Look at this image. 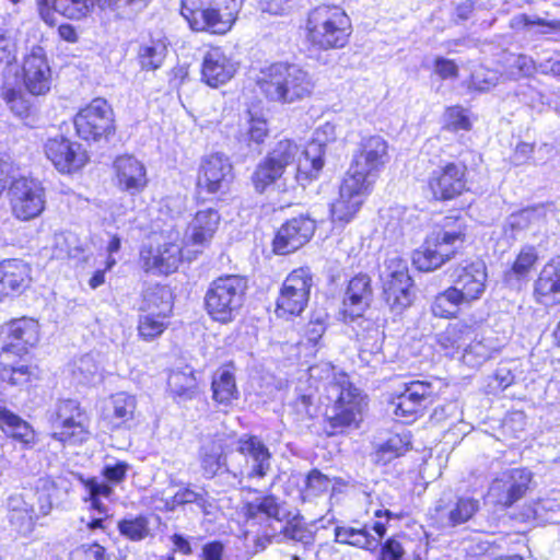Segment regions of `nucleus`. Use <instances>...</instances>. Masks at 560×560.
Masks as SVG:
<instances>
[{
	"instance_id": "63",
	"label": "nucleus",
	"mask_w": 560,
	"mask_h": 560,
	"mask_svg": "<svg viewBox=\"0 0 560 560\" xmlns=\"http://www.w3.org/2000/svg\"><path fill=\"white\" fill-rule=\"evenodd\" d=\"M405 550L396 538H389L382 547L378 560H401Z\"/></svg>"
},
{
	"instance_id": "14",
	"label": "nucleus",
	"mask_w": 560,
	"mask_h": 560,
	"mask_svg": "<svg viewBox=\"0 0 560 560\" xmlns=\"http://www.w3.org/2000/svg\"><path fill=\"white\" fill-rule=\"evenodd\" d=\"M77 133L82 139L97 141L114 133V113L104 98H94L74 117Z\"/></svg>"
},
{
	"instance_id": "24",
	"label": "nucleus",
	"mask_w": 560,
	"mask_h": 560,
	"mask_svg": "<svg viewBox=\"0 0 560 560\" xmlns=\"http://www.w3.org/2000/svg\"><path fill=\"white\" fill-rule=\"evenodd\" d=\"M45 154L60 173L67 174L80 170L88 161L82 145L62 136L47 140Z\"/></svg>"
},
{
	"instance_id": "37",
	"label": "nucleus",
	"mask_w": 560,
	"mask_h": 560,
	"mask_svg": "<svg viewBox=\"0 0 560 560\" xmlns=\"http://www.w3.org/2000/svg\"><path fill=\"white\" fill-rule=\"evenodd\" d=\"M547 210L545 207H534L523 209L512 213L505 222L504 231H511V237H515L517 232L537 226L540 228L546 221Z\"/></svg>"
},
{
	"instance_id": "47",
	"label": "nucleus",
	"mask_w": 560,
	"mask_h": 560,
	"mask_svg": "<svg viewBox=\"0 0 560 560\" xmlns=\"http://www.w3.org/2000/svg\"><path fill=\"white\" fill-rule=\"evenodd\" d=\"M100 370L95 357L86 353L73 362L72 375L78 383L90 384L100 380Z\"/></svg>"
},
{
	"instance_id": "49",
	"label": "nucleus",
	"mask_w": 560,
	"mask_h": 560,
	"mask_svg": "<svg viewBox=\"0 0 560 560\" xmlns=\"http://www.w3.org/2000/svg\"><path fill=\"white\" fill-rule=\"evenodd\" d=\"M1 377L11 385L24 386L38 377V369L31 365H15L10 357V365H2Z\"/></svg>"
},
{
	"instance_id": "28",
	"label": "nucleus",
	"mask_w": 560,
	"mask_h": 560,
	"mask_svg": "<svg viewBox=\"0 0 560 560\" xmlns=\"http://www.w3.org/2000/svg\"><path fill=\"white\" fill-rule=\"evenodd\" d=\"M140 257L147 271L168 275L175 271L182 261V245L167 242L158 247H144Z\"/></svg>"
},
{
	"instance_id": "31",
	"label": "nucleus",
	"mask_w": 560,
	"mask_h": 560,
	"mask_svg": "<svg viewBox=\"0 0 560 560\" xmlns=\"http://www.w3.org/2000/svg\"><path fill=\"white\" fill-rule=\"evenodd\" d=\"M221 215L213 208L198 210L186 230V238L196 246H207L217 233Z\"/></svg>"
},
{
	"instance_id": "57",
	"label": "nucleus",
	"mask_w": 560,
	"mask_h": 560,
	"mask_svg": "<svg viewBox=\"0 0 560 560\" xmlns=\"http://www.w3.org/2000/svg\"><path fill=\"white\" fill-rule=\"evenodd\" d=\"M534 25L546 27V30L542 31L544 34L560 31V20L547 21L540 18H530L526 14H520L513 18L512 20V26L515 28H518L521 26L528 27Z\"/></svg>"
},
{
	"instance_id": "15",
	"label": "nucleus",
	"mask_w": 560,
	"mask_h": 560,
	"mask_svg": "<svg viewBox=\"0 0 560 560\" xmlns=\"http://www.w3.org/2000/svg\"><path fill=\"white\" fill-rule=\"evenodd\" d=\"M8 194L12 213L21 221L32 220L45 209V189L38 180L18 178L11 184Z\"/></svg>"
},
{
	"instance_id": "13",
	"label": "nucleus",
	"mask_w": 560,
	"mask_h": 560,
	"mask_svg": "<svg viewBox=\"0 0 560 560\" xmlns=\"http://www.w3.org/2000/svg\"><path fill=\"white\" fill-rule=\"evenodd\" d=\"M233 180V165L225 154L211 153L202 158L197 174L199 194L222 198L230 191Z\"/></svg>"
},
{
	"instance_id": "25",
	"label": "nucleus",
	"mask_w": 560,
	"mask_h": 560,
	"mask_svg": "<svg viewBox=\"0 0 560 560\" xmlns=\"http://www.w3.org/2000/svg\"><path fill=\"white\" fill-rule=\"evenodd\" d=\"M236 450L246 462L245 471L241 469L237 476L262 479L268 475L271 469V453L259 438L244 435L237 441Z\"/></svg>"
},
{
	"instance_id": "10",
	"label": "nucleus",
	"mask_w": 560,
	"mask_h": 560,
	"mask_svg": "<svg viewBox=\"0 0 560 560\" xmlns=\"http://www.w3.org/2000/svg\"><path fill=\"white\" fill-rule=\"evenodd\" d=\"M51 438L62 444L81 445L91 436V419L80 402L60 399L50 412Z\"/></svg>"
},
{
	"instance_id": "29",
	"label": "nucleus",
	"mask_w": 560,
	"mask_h": 560,
	"mask_svg": "<svg viewBox=\"0 0 560 560\" xmlns=\"http://www.w3.org/2000/svg\"><path fill=\"white\" fill-rule=\"evenodd\" d=\"M236 69V62L221 48H211L203 57L201 79L209 86L217 88L229 82Z\"/></svg>"
},
{
	"instance_id": "6",
	"label": "nucleus",
	"mask_w": 560,
	"mask_h": 560,
	"mask_svg": "<svg viewBox=\"0 0 560 560\" xmlns=\"http://www.w3.org/2000/svg\"><path fill=\"white\" fill-rule=\"evenodd\" d=\"M244 0H182L180 13L196 32L228 33Z\"/></svg>"
},
{
	"instance_id": "41",
	"label": "nucleus",
	"mask_w": 560,
	"mask_h": 560,
	"mask_svg": "<svg viewBox=\"0 0 560 560\" xmlns=\"http://www.w3.org/2000/svg\"><path fill=\"white\" fill-rule=\"evenodd\" d=\"M462 305H467L466 301L452 285L434 298L431 312L435 317L450 318L457 315Z\"/></svg>"
},
{
	"instance_id": "20",
	"label": "nucleus",
	"mask_w": 560,
	"mask_h": 560,
	"mask_svg": "<svg viewBox=\"0 0 560 560\" xmlns=\"http://www.w3.org/2000/svg\"><path fill=\"white\" fill-rule=\"evenodd\" d=\"M433 394L431 383L411 382L402 393L392 400V412L397 420L406 423L411 422L428 404L432 402Z\"/></svg>"
},
{
	"instance_id": "45",
	"label": "nucleus",
	"mask_w": 560,
	"mask_h": 560,
	"mask_svg": "<svg viewBox=\"0 0 560 560\" xmlns=\"http://www.w3.org/2000/svg\"><path fill=\"white\" fill-rule=\"evenodd\" d=\"M117 528L121 536L131 541H141L150 534L149 520L144 515L124 517Z\"/></svg>"
},
{
	"instance_id": "33",
	"label": "nucleus",
	"mask_w": 560,
	"mask_h": 560,
	"mask_svg": "<svg viewBox=\"0 0 560 560\" xmlns=\"http://www.w3.org/2000/svg\"><path fill=\"white\" fill-rule=\"evenodd\" d=\"M476 331V324L466 320H458L450 324L445 330L436 337L438 343L445 351L446 355L454 357L463 353Z\"/></svg>"
},
{
	"instance_id": "26",
	"label": "nucleus",
	"mask_w": 560,
	"mask_h": 560,
	"mask_svg": "<svg viewBox=\"0 0 560 560\" xmlns=\"http://www.w3.org/2000/svg\"><path fill=\"white\" fill-rule=\"evenodd\" d=\"M117 187L131 196L141 194L148 186L149 178L145 165L136 156L119 155L114 161Z\"/></svg>"
},
{
	"instance_id": "7",
	"label": "nucleus",
	"mask_w": 560,
	"mask_h": 560,
	"mask_svg": "<svg viewBox=\"0 0 560 560\" xmlns=\"http://www.w3.org/2000/svg\"><path fill=\"white\" fill-rule=\"evenodd\" d=\"M350 19L339 5L323 4L308 13L306 40L315 49L327 50L343 47L350 33Z\"/></svg>"
},
{
	"instance_id": "59",
	"label": "nucleus",
	"mask_w": 560,
	"mask_h": 560,
	"mask_svg": "<svg viewBox=\"0 0 560 560\" xmlns=\"http://www.w3.org/2000/svg\"><path fill=\"white\" fill-rule=\"evenodd\" d=\"M74 236L71 234L59 233L54 236L51 247V257L56 259H65L72 255V243Z\"/></svg>"
},
{
	"instance_id": "58",
	"label": "nucleus",
	"mask_w": 560,
	"mask_h": 560,
	"mask_svg": "<svg viewBox=\"0 0 560 560\" xmlns=\"http://www.w3.org/2000/svg\"><path fill=\"white\" fill-rule=\"evenodd\" d=\"M369 413L368 396L358 389L352 388V428L359 427Z\"/></svg>"
},
{
	"instance_id": "36",
	"label": "nucleus",
	"mask_w": 560,
	"mask_h": 560,
	"mask_svg": "<svg viewBox=\"0 0 560 560\" xmlns=\"http://www.w3.org/2000/svg\"><path fill=\"white\" fill-rule=\"evenodd\" d=\"M173 310L172 295L167 288L162 285L148 287L143 292L141 313H155L162 316H170Z\"/></svg>"
},
{
	"instance_id": "8",
	"label": "nucleus",
	"mask_w": 560,
	"mask_h": 560,
	"mask_svg": "<svg viewBox=\"0 0 560 560\" xmlns=\"http://www.w3.org/2000/svg\"><path fill=\"white\" fill-rule=\"evenodd\" d=\"M247 284L240 276H224L213 280L205 295L208 315L214 322H233L244 303Z\"/></svg>"
},
{
	"instance_id": "60",
	"label": "nucleus",
	"mask_w": 560,
	"mask_h": 560,
	"mask_svg": "<svg viewBox=\"0 0 560 560\" xmlns=\"http://www.w3.org/2000/svg\"><path fill=\"white\" fill-rule=\"evenodd\" d=\"M128 469L129 465L125 462L108 463L104 465L102 475L108 482L118 485L125 480Z\"/></svg>"
},
{
	"instance_id": "27",
	"label": "nucleus",
	"mask_w": 560,
	"mask_h": 560,
	"mask_svg": "<svg viewBox=\"0 0 560 560\" xmlns=\"http://www.w3.org/2000/svg\"><path fill=\"white\" fill-rule=\"evenodd\" d=\"M23 82L32 95H44L50 90L51 70L42 47H34L23 63Z\"/></svg>"
},
{
	"instance_id": "9",
	"label": "nucleus",
	"mask_w": 560,
	"mask_h": 560,
	"mask_svg": "<svg viewBox=\"0 0 560 560\" xmlns=\"http://www.w3.org/2000/svg\"><path fill=\"white\" fill-rule=\"evenodd\" d=\"M372 300L371 279L365 273H359L352 278V322L358 317L357 326L361 331H357L359 342V359L369 364L374 357H377L382 348V332L378 326L369 318H363L360 313L354 314V306L359 311L369 307Z\"/></svg>"
},
{
	"instance_id": "51",
	"label": "nucleus",
	"mask_w": 560,
	"mask_h": 560,
	"mask_svg": "<svg viewBox=\"0 0 560 560\" xmlns=\"http://www.w3.org/2000/svg\"><path fill=\"white\" fill-rule=\"evenodd\" d=\"M95 3H97L96 0H52L54 9L72 20L86 16Z\"/></svg>"
},
{
	"instance_id": "42",
	"label": "nucleus",
	"mask_w": 560,
	"mask_h": 560,
	"mask_svg": "<svg viewBox=\"0 0 560 560\" xmlns=\"http://www.w3.org/2000/svg\"><path fill=\"white\" fill-rule=\"evenodd\" d=\"M279 505L276 499L271 495L257 499L250 502L246 506L247 522L252 523H265L276 521L279 522Z\"/></svg>"
},
{
	"instance_id": "52",
	"label": "nucleus",
	"mask_w": 560,
	"mask_h": 560,
	"mask_svg": "<svg viewBox=\"0 0 560 560\" xmlns=\"http://www.w3.org/2000/svg\"><path fill=\"white\" fill-rule=\"evenodd\" d=\"M331 219L335 224L345 226L350 221V185L345 180L339 189V197L330 207Z\"/></svg>"
},
{
	"instance_id": "62",
	"label": "nucleus",
	"mask_w": 560,
	"mask_h": 560,
	"mask_svg": "<svg viewBox=\"0 0 560 560\" xmlns=\"http://www.w3.org/2000/svg\"><path fill=\"white\" fill-rule=\"evenodd\" d=\"M472 85L476 90L488 91L492 86H495L499 80L498 73L494 71H477L471 77Z\"/></svg>"
},
{
	"instance_id": "48",
	"label": "nucleus",
	"mask_w": 560,
	"mask_h": 560,
	"mask_svg": "<svg viewBox=\"0 0 560 560\" xmlns=\"http://www.w3.org/2000/svg\"><path fill=\"white\" fill-rule=\"evenodd\" d=\"M329 487V478L318 469H313L304 479V487L300 490V497L304 502L312 501L326 493Z\"/></svg>"
},
{
	"instance_id": "12",
	"label": "nucleus",
	"mask_w": 560,
	"mask_h": 560,
	"mask_svg": "<svg viewBox=\"0 0 560 560\" xmlns=\"http://www.w3.org/2000/svg\"><path fill=\"white\" fill-rule=\"evenodd\" d=\"M312 285L310 269L298 268L291 271L284 279L277 299V315L284 318L300 315L308 303Z\"/></svg>"
},
{
	"instance_id": "17",
	"label": "nucleus",
	"mask_w": 560,
	"mask_h": 560,
	"mask_svg": "<svg viewBox=\"0 0 560 560\" xmlns=\"http://www.w3.org/2000/svg\"><path fill=\"white\" fill-rule=\"evenodd\" d=\"M480 503L471 497H456L451 494L441 497L430 511L433 524L439 528H448L462 525L479 511Z\"/></svg>"
},
{
	"instance_id": "4",
	"label": "nucleus",
	"mask_w": 560,
	"mask_h": 560,
	"mask_svg": "<svg viewBox=\"0 0 560 560\" xmlns=\"http://www.w3.org/2000/svg\"><path fill=\"white\" fill-rule=\"evenodd\" d=\"M465 238V223L448 215L428 235L424 244L412 254V264L420 271H433L451 260Z\"/></svg>"
},
{
	"instance_id": "46",
	"label": "nucleus",
	"mask_w": 560,
	"mask_h": 560,
	"mask_svg": "<svg viewBox=\"0 0 560 560\" xmlns=\"http://www.w3.org/2000/svg\"><path fill=\"white\" fill-rule=\"evenodd\" d=\"M168 317L155 313H140L138 322L139 336L147 341L161 336L167 327Z\"/></svg>"
},
{
	"instance_id": "21",
	"label": "nucleus",
	"mask_w": 560,
	"mask_h": 560,
	"mask_svg": "<svg viewBox=\"0 0 560 560\" xmlns=\"http://www.w3.org/2000/svg\"><path fill=\"white\" fill-rule=\"evenodd\" d=\"M316 230V223L308 215H300L285 221L273 238V252L288 255L310 242Z\"/></svg>"
},
{
	"instance_id": "32",
	"label": "nucleus",
	"mask_w": 560,
	"mask_h": 560,
	"mask_svg": "<svg viewBox=\"0 0 560 560\" xmlns=\"http://www.w3.org/2000/svg\"><path fill=\"white\" fill-rule=\"evenodd\" d=\"M30 281V267L20 259L0 262V296L21 293Z\"/></svg>"
},
{
	"instance_id": "19",
	"label": "nucleus",
	"mask_w": 560,
	"mask_h": 560,
	"mask_svg": "<svg viewBox=\"0 0 560 560\" xmlns=\"http://www.w3.org/2000/svg\"><path fill=\"white\" fill-rule=\"evenodd\" d=\"M233 444L234 436L225 431L217 432L202 441L199 460L203 477L211 479L222 471L237 477V471L232 470L226 464V454Z\"/></svg>"
},
{
	"instance_id": "2",
	"label": "nucleus",
	"mask_w": 560,
	"mask_h": 560,
	"mask_svg": "<svg viewBox=\"0 0 560 560\" xmlns=\"http://www.w3.org/2000/svg\"><path fill=\"white\" fill-rule=\"evenodd\" d=\"M69 475L47 476L37 480L35 489H23L11 493L7 499L8 520L22 535L31 534L38 521L52 511L71 490Z\"/></svg>"
},
{
	"instance_id": "40",
	"label": "nucleus",
	"mask_w": 560,
	"mask_h": 560,
	"mask_svg": "<svg viewBox=\"0 0 560 560\" xmlns=\"http://www.w3.org/2000/svg\"><path fill=\"white\" fill-rule=\"evenodd\" d=\"M212 397L223 406H229L238 398L234 374L228 369H219L212 378Z\"/></svg>"
},
{
	"instance_id": "38",
	"label": "nucleus",
	"mask_w": 560,
	"mask_h": 560,
	"mask_svg": "<svg viewBox=\"0 0 560 560\" xmlns=\"http://www.w3.org/2000/svg\"><path fill=\"white\" fill-rule=\"evenodd\" d=\"M410 444L411 441L408 433L393 434L385 442L375 446L372 459L376 464L386 465L404 455L409 450Z\"/></svg>"
},
{
	"instance_id": "23",
	"label": "nucleus",
	"mask_w": 560,
	"mask_h": 560,
	"mask_svg": "<svg viewBox=\"0 0 560 560\" xmlns=\"http://www.w3.org/2000/svg\"><path fill=\"white\" fill-rule=\"evenodd\" d=\"M454 287L467 305L478 301L487 288V267L483 261L466 262L456 267L452 273Z\"/></svg>"
},
{
	"instance_id": "30",
	"label": "nucleus",
	"mask_w": 560,
	"mask_h": 560,
	"mask_svg": "<svg viewBox=\"0 0 560 560\" xmlns=\"http://www.w3.org/2000/svg\"><path fill=\"white\" fill-rule=\"evenodd\" d=\"M81 481L86 492L84 501L90 502L91 509L97 514L86 523V527L90 530L101 529L104 532L108 518V508L103 503V500H109L114 490L106 481L97 478L81 479Z\"/></svg>"
},
{
	"instance_id": "64",
	"label": "nucleus",
	"mask_w": 560,
	"mask_h": 560,
	"mask_svg": "<svg viewBox=\"0 0 560 560\" xmlns=\"http://www.w3.org/2000/svg\"><path fill=\"white\" fill-rule=\"evenodd\" d=\"M224 545L219 540L205 544L201 548V560H223Z\"/></svg>"
},
{
	"instance_id": "39",
	"label": "nucleus",
	"mask_w": 560,
	"mask_h": 560,
	"mask_svg": "<svg viewBox=\"0 0 560 560\" xmlns=\"http://www.w3.org/2000/svg\"><path fill=\"white\" fill-rule=\"evenodd\" d=\"M499 349L500 345L489 338H483L481 340L471 338L467 347L464 348L460 359L464 364L470 368H479L486 361L491 359Z\"/></svg>"
},
{
	"instance_id": "53",
	"label": "nucleus",
	"mask_w": 560,
	"mask_h": 560,
	"mask_svg": "<svg viewBox=\"0 0 560 560\" xmlns=\"http://www.w3.org/2000/svg\"><path fill=\"white\" fill-rule=\"evenodd\" d=\"M2 97L16 116L24 117L27 115L31 103L20 88L15 89L4 84L2 88Z\"/></svg>"
},
{
	"instance_id": "35",
	"label": "nucleus",
	"mask_w": 560,
	"mask_h": 560,
	"mask_svg": "<svg viewBox=\"0 0 560 560\" xmlns=\"http://www.w3.org/2000/svg\"><path fill=\"white\" fill-rule=\"evenodd\" d=\"M168 51V42L165 36L158 35L143 39L138 48V60L143 70L159 69Z\"/></svg>"
},
{
	"instance_id": "1",
	"label": "nucleus",
	"mask_w": 560,
	"mask_h": 560,
	"mask_svg": "<svg viewBox=\"0 0 560 560\" xmlns=\"http://www.w3.org/2000/svg\"><path fill=\"white\" fill-rule=\"evenodd\" d=\"M325 144L317 137L301 151L292 140H280L275 148L257 164L252 180L256 191L265 192L269 188L279 192L288 191L283 177L287 166L296 162L295 179L302 186L318 177L324 166Z\"/></svg>"
},
{
	"instance_id": "43",
	"label": "nucleus",
	"mask_w": 560,
	"mask_h": 560,
	"mask_svg": "<svg viewBox=\"0 0 560 560\" xmlns=\"http://www.w3.org/2000/svg\"><path fill=\"white\" fill-rule=\"evenodd\" d=\"M110 422L114 428H120L133 419L137 407L136 397L127 393H117L110 397Z\"/></svg>"
},
{
	"instance_id": "3",
	"label": "nucleus",
	"mask_w": 560,
	"mask_h": 560,
	"mask_svg": "<svg viewBox=\"0 0 560 560\" xmlns=\"http://www.w3.org/2000/svg\"><path fill=\"white\" fill-rule=\"evenodd\" d=\"M255 82L260 93L270 102L293 104L308 97L314 82L305 70L296 65L276 62L258 72Z\"/></svg>"
},
{
	"instance_id": "11",
	"label": "nucleus",
	"mask_w": 560,
	"mask_h": 560,
	"mask_svg": "<svg viewBox=\"0 0 560 560\" xmlns=\"http://www.w3.org/2000/svg\"><path fill=\"white\" fill-rule=\"evenodd\" d=\"M380 279L387 305L394 312H401L412 302V279L407 261L396 252L388 253L380 267Z\"/></svg>"
},
{
	"instance_id": "50",
	"label": "nucleus",
	"mask_w": 560,
	"mask_h": 560,
	"mask_svg": "<svg viewBox=\"0 0 560 560\" xmlns=\"http://www.w3.org/2000/svg\"><path fill=\"white\" fill-rule=\"evenodd\" d=\"M196 386L197 382L191 371H176L168 376V388L177 397L191 398Z\"/></svg>"
},
{
	"instance_id": "5",
	"label": "nucleus",
	"mask_w": 560,
	"mask_h": 560,
	"mask_svg": "<svg viewBox=\"0 0 560 560\" xmlns=\"http://www.w3.org/2000/svg\"><path fill=\"white\" fill-rule=\"evenodd\" d=\"M387 142L380 136H370L359 144L352 172V213L371 194L380 172L389 161Z\"/></svg>"
},
{
	"instance_id": "34",
	"label": "nucleus",
	"mask_w": 560,
	"mask_h": 560,
	"mask_svg": "<svg viewBox=\"0 0 560 560\" xmlns=\"http://www.w3.org/2000/svg\"><path fill=\"white\" fill-rule=\"evenodd\" d=\"M560 293V256L550 259L540 270L534 284V295L539 303H552Z\"/></svg>"
},
{
	"instance_id": "56",
	"label": "nucleus",
	"mask_w": 560,
	"mask_h": 560,
	"mask_svg": "<svg viewBox=\"0 0 560 560\" xmlns=\"http://www.w3.org/2000/svg\"><path fill=\"white\" fill-rule=\"evenodd\" d=\"M537 258V253L534 247H524L517 255L511 271L516 278H524L530 272Z\"/></svg>"
},
{
	"instance_id": "55",
	"label": "nucleus",
	"mask_w": 560,
	"mask_h": 560,
	"mask_svg": "<svg viewBox=\"0 0 560 560\" xmlns=\"http://www.w3.org/2000/svg\"><path fill=\"white\" fill-rule=\"evenodd\" d=\"M471 124L466 110L459 106L448 107L444 114V129L451 131L469 130Z\"/></svg>"
},
{
	"instance_id": "54",
	"label": "nucleus",
	"mask_w": 560,
	"mask_h": 560,
	"mask_svg": "<svg viewBox=\"0 0 560 560\" xmlns=\"http://www.w3.org/2000/svg\"><path fill=\"white\" fill-rule=\"evenodd\" d=\"M269 128L267 119L262 115L248 112L246 135L249 141L260 144L268 137Z\"/></svg>"
},
{
	"instance_id": "18",
	"label": "nucleus",
	"mask_w": 560,
	"mask_h": 560,
	"mask_svg": "<svg viewBox=\"0 0 560 560\" xmlns=\"http://www.w3.org/2000/svg\"><path fill=\"white\" fill-rule=\"evenodd\" d=\"M532 481V472L524 468L502 471L491 482L487 497L495 505L509 508L518 501L527 491Z\"/></svg>"
},
{
	"instance_id": "44",
	"label": "nucleus",
	"mask_w": 560,
	"mask_h": 560,
	"mask_svg": "<svg viewBox=\"0 0 560 560\" xmlns=\"http://www.w3.org/2000/svg\"><path fill=\"white\" fill-rule=\"evenodd\" d=\"M385 532L386 527L381 522H374L373 525H364L362 528L352 527V546L375 550L380 546Z\"/></svg>"
},
{
	"instance_id": "22",
	"label": "nucleus",
	"mask_w": 560,
	"mask_h": 560,
	"mask_svg": "<svg viewBox=\"0 0 560 560\" xmlns=\"http://www.w3.org/2000/svg\"><path fill=\"white\" fill-rule=\"evenodd\" d=\"M466 166L450 162L431 172L429 190L435 200H452L466 189Z\"/></svg>"
},
{
	"instance_id": "16",
	"label": "nucleus",
	"mask_w": 560,
	"mask_h": 560,
	"mask_svg": "<svg viewBox=\"0 0 560 560\" xmlns=\"http://www.w3.org/2000/svg\"><path fill=\"white\" fill-rule=\"evenodd\" d=\"M5 338L0 352V364L10 365V357L21 358L39 341V325L33 318L13 319L3 327Z\"/></svg>"
},
{
	"instance_id": "61",
	"label": "nucleus",
	"mask_w": 560,
	"mask_h": 560,
	"mask_svg": "<svg viewBox=\"0 0 560 560\" xmlns=\"http://www.w3.org/2000/svg\"><path fill=\"white\" fill-rule=\"evenodd\" d=\"M281 533L284 539L303 545H308L313 540L311 533L299 524L288 523L282 527Z\"/></svg>"
}]
</instances>
